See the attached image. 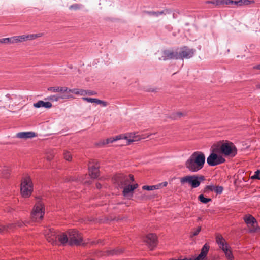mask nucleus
I'll list each match as a JSON object with an SVG mask.
<instances>
[{
  "label": "nucleus",
  "mask_w": 260,
  "mask_h": 260,
  "mask_svg": "<svg viewBox=\"0 0 260 260\" xmlns=\"http://www.w3.org/2000/svg\"><path fill=\"white\" fill-rule=\"evenodd\" d=\"M127 176L128 177L129 181H131V182H134L135 179H134V175H133L132 174H129Z\"/></svg>",
  "instance_id": "46"
},
{
  "label": "nucleus",
  "mask_w": 260,
  "mask_h": 260,
  "mask_svg": "<svg viewBox=\"0 0 260 260\" xmlns=\"http://www.w3.org/2000/svg\"><path fill=\"white\" fill-rule=\"evenodd\" d=\"M123 135H117L114 137H111L108 138L105 141H103L102 142L103 145H105L106 144L112 143L114 141H116L117 140H119L122 139Z\"/></svg>",
  "instance_id": "23"
},
{
  "label": "nucleus",
  "mask_w": 260,
  "mask_h": 260,
  "mask_svg": "<svg viewBox=\"0 0 260 260\" xmlns=\"http://www.w3.org/2000/svg\"><path fill=\"white\" fill-rule=\"evenodd\" d=\"M170 260H179V259H170Z\"/></svg>",
  "instance_id": "62"
},
{
  "label": "nucleus",
  "mask_w": 260,
  "mask_h": 260,
  "mask_svg": "<svg viewBox=\"0 0 260 260\" xmlns=\"http://www.w3.org/2000/svg\"><path fill=\"white\" fill-rule=\"evenodd\" d=\"M167 184H168V182L165 181V182H163L161 183H159L158 184L155 185V186L156 187V189H159L161 187H166L167 185Z\"/></svg>",
  "instance_id": "31"
},
{
  "label": "nucleus",
  "mask_w": 260,
  "mask_h": 260,
  "mask_svg": "<svg viewBox=\"0 0 260 260\" xmlns=\"http://www.w3.org/2000/svg\"><path fill=\"white\" fill-rule=\"evenodd\" d=\"M138 187V184L137 183L133 185H126L122 191V194L125 197H127L130 193L132 194L133 191Z\"/></svg>",
  "instance_id": "13"
},
{
  "label": "nucleus",
  "mask_w": 260,
  "mask_h": 260,
  "mask_svg": "<svg viewBox=\"0 0 260 260\" xmlns=\"http://www.w3.org/2000/svg\"><path fill=\"white\" fill-rule=\"evenodd\" d=\"M198 198V200L203 204H207L212 200L211 198L205 197L203 194H200Z\"/></svg>",
  "instance_id": "25"
},
{
  "label": "nucleus",
  "mask_w": 260,
  "mask_h": 260,
  "mask_svg": "<svg viewBox=\"0 0 260 260\" xmlns=\"http://www.w3.org/2000/svg\"><path fill=\"white\" fill-rule=\"evenodd\" d=\"M201 230V228L199 226L192 234L191 237L196 236L199 234Z\"/></svg>",
  "instance_id": "37"
},
{
  "label": "nucleus",
  "mask_w": 260,
  "mask_h": 260,
  "mask_svg": "<svg viewBox=\"0 0 260 260\" xmlns=\"http://www.w3.org/2000/svg\"><path fill=\"white\" fill-rule=\"evenodd\" d=\"M150 15L155 16L156 17H158L159 16L162 15L164 13L163 11H149L147 12Z\"/></svg>",
  "instance_id": "28"
},
{
  "label": "nucleus",
  "mask_w": 260,
  "mask_h": 260,
  "mask_svg": "<svg viewBox=\"0 0 260 260\" xmlns=\"http://www.w3.org/2000/svg\"><path fill=\"white\" fill-rule=\"evenodd\" d=\"M101 102H102V103H101V104H101V105H102L103 107H106V106H107V102H106L104 101H102V100H101Z\"/></svg>",
  "instance_id": "50"
},
{
  "label": "nucleus",
  "mask_w": 260,
  "mask_h": 260,
  "mask_svg": "<svg viewBox=\"0 0 260 260\" xmlns=\"http://www.w3.org/2000/svg\"><path fill=\"white\" fill-rule=\"evenodd\" d=\"M21 193L23 197H29L33 190V185L29 177H25L21 184Z\"/></svg>",
  "instance_id": "6"
},
{
  "label": "nucleus",
  "mask_w": 260,
  "mask_h": 260,
  "mask_svg": "<svg viewBox=\"0 0 260 260\" xmlns=\"http://www.w3.org/2000/svg\"><path fill=\"white\" fill-rule=\"evenodd\" d=\"M44 213L45 209L44 205L41 202H38L34 206L31 212L32 219L36 221H39L43 219Z\"/></svg>",
  "instance_id": "7"
},
{
  "label": "nucleus",
  "mask_w": 260,
  "mask_h": 260,
  "mask_svg": "<svg viewBox=\"0 0 260 260\" xmlns=\"http://www.w3.org/2000/svg\"><path fill=\"white\" fill-rule=\"evenodd\" d=\"M215 186L213 185H206L204 188V192H206L207 190L210 191H214Z\"/></svg>",
  "instance_id": "34"
},
{
  "label": "nucleus",
  "mask_w": 260,
  "mask_h": 260,
  "mask_svg": "<svg viewBox=\"0 0 260 260\" xmlns=\"http://www.w3.org/2000/svg\"><path fill=\"white\" fill-rule=\"evenodd\" d=\"M56 238L58 239V242L60 243V245L65 246L67 244L69 245L68 233L66 234L65 233H61L55 237V239ZM52 240H53L52 242L53 243H55L56 244H57V241L56 240H54L53 238H52Z\"/></svg>",
  "instance_id": "12"
},
{
  "label": "nucleus",
  "mask_w": 260,
  "mask_h": 260,
  "mask_svg": "<svg viewBox=\"0 0 260 260\" xmlns=\"http://www.w3.org/2000/svg\"><path fill=\"white\" fill-rule=\"evenodd\" d=\"M82 100L83 101L89 102L94 103L95 98H88V97H83Z\"/></svg>",
  "instance_id": "36"
},
{
  "label": "nucleus",
  "mask_w": 260,
  "mask_h": 260,
  "mask_svg": "<svg viewBox=\"0 0 260 260\" xmlns=\"http://www.w3.org/2000/svg\"><path fill=\"white\" fill-rule=\"evenodd\" d=\"M122 139H125L128 141L127 144H129L131 142L137 141L135 133H127L125 136L123 135Z\"/></svg>",
  "instance_id": "21"
},
{
  "label": "nucleus",
  "mask_w": 260,
  "mask_h": 260,
  "mask_svg": "<svg viewBox=\"0 0 260 260\" xmlns=\"http://www.w3.org/2000/svg\"><path fill=\"white\" fill-rule=\"evenodd\" d=\"M96 186L98 189H101L102 188V185L100 183H96Z\"/></svg>",
  "instance_id": "54"
},
{
  "label": "nucleus",
  "mask_w": 260,
  "mask_h": 260,
  "mask_svg": "<svg viewBox=\"0 0 260 260\" xmlns=\"http://www.w3.org/2000/svg\"><path fill=\"white\" fill-rule=\"evenodd\" d=\"M205 162V154L201 151H196L186 161L185 165L191 172H197L203 168Z\"/></svg>",
  "instance_id": "1"
},
{
  "label": "nucleus",
  "mask_w": 260,
  "mask_h": 260,
  "mask_svg": "<svg viewBox=\"0 0 260 260\" xmlns=\"http://www.w3.org/2000/svg\"><path fill=\"white\" fill-rule=\"evenodd\" d=\"M244 222L248 225L253 226L254 228V224H257L256 219L251 215L247 214L243 217Z\"/></svg>",
  "instance_id": "18"
},
{
  "label": "nucleus",
  "mask_w": 260,
  "mask_h": 260,
  "mask_svg": "<svg viewBox=\"0 0 260 260\" xmlns=\"http://www.w3.org/2000/svg\"><path fill=\"white\" fill-rule=\"evenodd\" d=\"M20 40H21V42H23L26 40H28V37L25 35H22L19 36Z\"/></svg>",
  "instance_id": "39"
},
{
  "label": "nucleus",
  "mask_w": 260,
  "mask_h": 260,
  "mask_svg": "<svg viewBox=\"0 0 260 260\" xmlns=\"http://www.w3.org/2000/svg\"><path fill=\"white\" fill-rule=\"evenodd\" d=\"M208 3L212 4H215L216 6L220 5V0H216L215 1H210V2H209Z\"/></svg>",
  "instance_id": "41"
},
{
  "label": "nucleus",
  "mask_w": 260,
  "mask_h": 260,
  "mask_svg": "<svg viewBox=\"0 0 260 260\" xmlns=\"http://www.w3.org/2000/svg\"><path fill=\"white\" fill-rule=\"evenodd\" d=\"M256 87L257 89H260V83L259 84H257L256 85Z\"/></svg>",
  "instance_id": "58"
},
{
  "label": "nucleus",
  "mask_w": 260,
  "mask_h": 260,
  "mask_svg": "<svg viewBox=\"0 0 260 260\" xmlns=\"http://www.w3.org/2000/svg\"><path fill=\"white\" fill-rule=\"evenodd\" d=\"M24 224V223L22 221H18L15 224H9L6 225H0V233H3L4 231H7L9 229H11L16 226H22Z\"/></svg>",
  "instance_id": "14"
},
{
  "label": "nucleus",
  "mask_w": 260,
  "mask_h": 260,
  "mask_svg": "<svg viewBox=\"0 0 260 260\" xmlns=\"http://www.w3.org/2000/svg\"><path fill=\"white\" fill-rule=\"evenodd\" d=\"M149 91H151V92H155V91H156V89H153L152 90H150Z\"/></svg>",
  "instance_id": "59"
},
{
  "label": "nucleus",
  "mask_w": 260,
  "mask_h": 260,
  "mask_svg": "<svg viewBox=\"0 0 260 260\" xmlns=\"http://www.w3.org/2000/svg\"><path fill=\"white\" fill-rule=\"evenodd\" d=\"M183 115V113L180 112H177L176 113L175 116H174V118L176 119L177 117H180Z\"/></svg>",
  "instance_id": "43"
},
{
  "label": "nucleus",
  "mask_w": 260,
  "mask_h": 260,
  "mask_svg": "<svg viewBox=\"0 0 260 260\" xmlns=\"http://www.w3.org/2000/svg\"><path fill=\"white\" fill-rule=\"evenodd\" d=\"M16 37V41L17 42H21V40H20L19 36H15Z\"/></svg>",
  "instance_id": "55"
},
{
  "label": "nucleus",
  "mask_w": 260,
  "mask_h": 260,
  "mask_svg": "<svg viewBox=\"0 0 260 260\" xmlns=\"http://www.w3.org/2000/svg\"><path fill=\"white\" fill-rule=\"evenodd\" d=\"M205 180L203 175H187L180 178V182L182 185L185 183H188L192 188L199 187L202 181Z\"/></svg>",
  "instance_id": "3"
},
{
  "label": "nucleus",
  "mask_w": 260,
  "mask_h": 260,
  "mask_svg": "<svg viewBox=\"0 0 260 260\" xmlns=\"http://www.w3.org/2000/svg\"><path fill=\"white\" fill-rule=\"evenodd\" d=\"M60 99H63V98L59 95H51L48 96L46 99L52 101L57 102Z\"/></svg>",
  "instance_id": "26"
},
{
  "label": "nucleus",
  "mask_w": 260,
  "mask_h": 260,
  "mask_svg": "<svg viewBox=\"0 0 260 260\" xmlns=\"http://www.w3.org/2000/svg\"><path fill=\"white\" fill-rule=\"evenodd\" d=\"M69 245L80 246L83 242V237L80 233L76 230H70L68 231Z\"/></svg>",
  "instance_id": "4"
},
{
  "label": "nucleus",
  "mask_w": 260,
  "mask_h": 260,
  "mask_svg": "<svg viewBox=\"0 0 260 260\" xmlns=\"http://www.w3.org/2000/svg\"><path fill=\"white\" fill-rule=\"evenodd\" d=\"M85 94H87V90L80 89L79 95H83Z\"/></svg>",
  "instance_id": "40"
},
{
  "label": "nucleus",
  "mask_w": 260,
  "mask_h": 260,
  "mask_svg": "<svg viewBox=\"0 0 260 260\" xmlns=\"http://www.w3.org/2000/svg\"><path fill=\"white\" fill-rule=\"evenodd\" d=\"M248 2H249V1H248V0H238V1H236V5L241 6L244 3V2L247 3Z\"/></svg>",
  "instance_id": "38"
},
{
  "label": "nucleus",
  "mask_w": 260,
  "mask_h": 260,
  "mask_svg": "<svg viewBox=\"0 0 260 260\" xmlns=\"http://www.w3.org/2000/svg\"><path fill=\"white\" fill-rule=\"evenodd\" d=\"M142 189L146 190H153L156 189V187L155 185H144L142 187Z\"/></svg>",
  "instance_id": "30"
},
{
  "label": "nucleus",
  "mask_w": 260,
  "mask_h": 260,
  "mask_svg": "<svg viewBox=\"0 0 260 260\" xmlns=\"http://www.w3.org/2000/svg\"><path fill=\"white\" fill-rule=\"evenodd\" d=\"M79 90H80V89H77V88H73L72 89H69L68 93L70 92V93H72L75 94H76V95H79Z\"/></svg>",
  "instance_id": "33"
},
{
  "label": "nucleus",
  "mask_w": 260,
  "mask_h": 260,
  "mask_svg": "<svg viewBox=\"0 0 260 260\" xmlns=\"http://www.w3.org/2000/svg\"><path fill=\"white\" fill-rule=\"evenodd\" d=\"M124 251V249L122 248H116L112 250L106 251V254L108 256L118 255L122 253Z\"/></svg>",
  "instance_id": "20"
},
{
  "label": "nucleus",
  "mask_w": 260,
  "mask_h": 260,
  "mask_svg": "<svg viewBox=\"0 0 260 260\" xmlns=\"http://www.w3.org/2000/svg\"><path fill=\"white\" fill-rule=\"evenodd\" d=\"M205 258V257H203V256L199 254L198 256H197L194 259H192V260H203Z\"/></svg>",
  "instance_id": "47"
},
{
  "label": "nucleus",
  "mask_w": 260,
  "mask_h": 260,
  "mask_svg": "<svg viewBox=\"0 0 260 260\" xmlns=\"http://www.w3.org/2000/svg\"><path fill=\"white\" fill-rule=\"evenodd\" d=\"M27 37H28V40H32L37 38L38 36L37 35H27Z\"/></svg>",
  "instance_id": "42"
},
{
  "label": "nucleus",
  "mask_w": 260,
  "mask_h": 260,
  "mask_svg": "<svg viewBox=\"0 0 260 260\" xmlns=\"http://www.w3.org/2000/svg\"><path fill=\"white\" fill-rule=\"evenodd\" d=\"M226 3H227V5H232V4H235L236 5V1L233 0H226Z\"/></svg>",
  "instance_id": "45"
},
{
  "label": "nucleus",
  "mask_w": 260,
  "mask_h": 260,
  "mask_svg": "<svg viewBox=\"0 0 260 260\" xmlns=\"http://www.w3.org/2000/svg\"><path fill=\"white\" fill-rule=\"evenodd\" d=\"M11 39H12V43L17 42V41H16L17 39H16V37L15 36L11 37Z\"/></svg>",
  "instance_id": "53"
},
{
  "label": "nucleus",
  "mask_w": 260,
  "mask_h": 260,
  "mask_svg": "<svg viewBox=\"0 0 260 260\" xmlns=\"http://www.w3.org/2000/svg\"><path fill=\"white\" fill-rule=\"evenodd\" d=\"M255 69L260 70V64L257 65L254 67Z\"/></svg>",
  "instance_id": "56"
},
{
  "label": "nucleus",
  "mask_w": 260,
  "mask_h": 260,
  "mask_svg": "<svg viewBox=\"0 0 260 260\" xmlns=\"http://www.w3.org/2000/svg\"><path fill=\"white\" fill-rule=\"evenodd\" d=\"M116 181L121 185H126L129 183L128 177L124 174H119L116 177Z\"/></svg>",
  "instance_id": "16"
},
{
  "label": "nucleus",
  "mask_w": 260,
  "mask_h": 260,
  "mask_svg": "<svg viewBox=\"0 0 260 260\" xmlns=\"http://www.w3.org/2000/svg\"><path fill=\"white\" fill-rule=\"evenodd\" d=\"M223 190V187L221 186H215L214 191L217 194H220Z\"/></svg>",
  "instance_id": "27"
},
{
  "label": "nucleus",
  "mask_w": 260,
  "mask_h": 260,
  "mask_svg": "<svg viewBox=\"0 0 260 260\" xmlns=\"http://www.w3.org/2000/svg\"><path fill=\"white\" fill-rule=\"evenodd\" d=\"M226 0H220V4L221 5H227V3H226Z\"/></svg>",
  "instance_id": "51"
},
{
  "label": "nucleus",
  "mask_w": 260,
  "mask_h": 260,
  "mask_svg": "<svg viewBox=\"0 0 260 260\" xmlns=\"http://www.w3.org/2000/svg\"><path fill=\"white\" fill-rule=\"evenodd\" d=\"M89 173L91 178L94 179L97 178L99 174V167L92 166L89 167Z\"/></svg>",
  "instance_id": "19"
},
{
  "label": "nucleus",
  "mask_w": 260,
  "mask_h": 260,
  "mask_svg": "<svg viewBox=\"0 0 260 260\" xmlns=\"http://www.w3.org/2000/svg\"><path fill=\"white\" fill-rule=\"evenodd\" d=\"M2 43L3 44H8L12 43V39L11 38H6L2 39Z\"/></svg>",
  "instance_id": "35"
},
{
  "label": "nucleus",
  "mask_w": 260,
  "mask_h": 260,
  "mask_svg": "<svg viewBox=\"0 0 260 260\" xmlns=\"http://www.w3.org/2000/svg\"><path fill=\"white\" fill-rule=\"evenodd\" d=\"M217 243L224 252L226 257L229 260H233L234 256L232 251L230 250V247L228 243L225 242V240L222 236L218 237L216 239Z\"/></svg>",
  "instance_id": "8"
},
{
  "label": "nucleus",
  "mask_w": 260,
  "mask_h": 260,
  "mask_svg": "<svg viewBox=\"0 0 260 260\" xmlns=\"http://www.w3.org/2000/svg\"><path fill=\"white\" fill-rule=\"evenodd\" d=\"M258 230H260V226L251 229L249 230V232L250 233H255V232H257Z\"/></svg>",
  "instance_id": "44"
},
{
  "label": "nucleus",
  "mask_w": 260,
  "mask_h": 260,
  "mask_svg": "<svg viewBox=\"0 0 260 260\" xmlns=\"http://www.w3.org/2000/svg\"><path fill=\"white\" fill-rule=\"evenodd\" d=\"M251 179H258L260 180V170H257L255 172L254 174L251 177Z\"/></svg>",
  "instance_id": "29"
},
{
  "label": "nucleus",
  "mask_w": 260,
  "mask_h": 260,
  "mask_svg": "<svg viewBox=\"0 0 260 260\" xmlns=\"http://www.w3.org/2000/svg\"><path fill=\"white\" fill-rule=\"evenodd\" d=\"M194 50L189 49L184 46L180 50L177 49L178 59H189L192 57L194 54Z\"/></svg>",
  "instance_id": "9"
},
{
  "label": "nucleus",
  "mask_w": 260,
  "mask_h": 260,
  "mask_svg": "<svg viewBox=\"0 0 260 260\" xmlns=\"http://www.w3.org/2000/svg\"><path fill=\"white\" fill-rule=\"evenodd\" d=\"M64 157L68 161L72 160V156L69 152L67 151L64 153Z\"/></svg>",
  "instance_id": "32"
},
{
  "label": "nucleus",
  "mask_w": 260,
  "mask_h": 260,
  "mask_svg": "<svg viewBox=\"0 0 260 260\" xmlns=\"http://www.w3.org/2000/svg\"><path fill=\"white\" fill-rule=\"evenodd\" d=\"M78 8V7L77 4L72 5L70 6V9H77Z\"/></svg>",
  "instance_id": "49"
},
{
  "label": "nucleus",
  "mask_w": 260,
  "mask_h": 260,
  "mask_svg": "<svg viewBox=\"0 0 260 260\" xmlns=\"http://www.w3.org/2000/svg\"><path fill=\"white\" fill-rule=\"evenodd\" d=\"M179 260H192V258H184L183 259H179Z\"/></svg>",
  "instance_id": "57"
},
{
  "label": "nucleus",
  "mask_w": 260,
  "mask_h": 260,
  "mask_svg": "<svg viewBox=\"0 0 260 260\" xmlns=\"http://www.w3.org/2000/svg\"><path fill=\"white\" fill-rule=\"evenodd\" d=\"M2 43V39H0V44Z\"/></svg>",
  "instance_id": "61"
},
{
  "label": "nucleus",
  "mask_w": 260,
  "mask_h": 260,
  "mask_svg": "<svg viewBox=\"0 0 260 260\" xmlns=\"http://www.w3.org/2000/svg\"><path fill=\"white\" fill-rule=\"evenodd\" d=\"M36 136V134L34 132H22L16 134V137L21 139L32 138Z\"/></svg>",
  "instance_id": "15"
},
{
  "label": "nucleus",
  "mask_w": 260,
  "mask_h": 260,
  "mask_svg": "<svg viewBox=\"0 0 260 260\" xmlns=\"http://www.w3.org/2000/svg\"><path fill=\"white\" fill-rule=\"evenodd\" d=\"M69 88L66 87H51L48 88V90L54 92H67L68 91Z\"/></svg>",
  "instance_id": "22"
},
{
  "label": "nucleus",
  "mask_w": 260,
  "mask_h": 260,
  "mask_svg": "<svg viewBox=\"0 0 260 260\" xmlns=\"http://www.w3.org/2000/svg\"><path fill=\"white\" fill-rule=\"evenodd\" d=\"M215 151L231 157H235L237 154L236 147L231 142H226L222 143L220 146H216L215 147Z\"/></svg>",
  "instance_id": "2"
},
{
  "label": "nucleus",
  "mask_w": 260,
  "mask_h": 260,
  "mask_svg": "<svg viewBox=\"0 0 260 260\" xmlns=\"http://www.w3.org/2000/svg\"><path fill=\"white\" fill-rule=\"evenodd\" d=\"M209 249V246L207 244H205L201 250V252L199 254L203 257L206 258Z\"/></svg>",
  "instance_id": "24"
},
{
  "label": "nucleus",
  "mask_w": 260,
  "mask_h": 260,
  "mask_svg": "<svg viewBox=\"0 0 260 260\" xmlns=\"http://www.w3.org/2000/svg\"><path fill=\"white\" fill-rule=\"evenodd\" d=\"M144 241L151 250H153L157 245V236L154 234H148L145 238Z\"/></svg>",
  "instance_id": "11"
},
{
  "label": "nucleus",
  "mask_w": 260,
  "mask_h": 260,
  "mask_svg": "<svg viewBox=\"0 0 260 260\" xmlns=\"http://www.w3.org/2000/svg\"><path fill=\"white\" fill-rule=\"evenodd\" d=\"M94 103H96L98 104H100L102 102L101 100L95 98Z\"/></svg>",
  "instance_id": "52"
},
{
  "label": "nucleus",
  "mask_w": 260,
  "mask_h": 260,
  "mask_svg": "<svg viewBox=\"0 0 260 260\" xmlns=\"http://www.w3.org/2000/svg\"><path fill=\"white\" fill-rule=\"evenodd\" d=\"M217 153L215 151V147L212 149L211 153L207 158V162L209 166L214 167L225 161V159Z\"/></svg>",
  "instance_id": "5"
},
{
  "label": "nucleus",
  "mask_w": 260,
  "mask_h": 260,
  "mask_svg": "<svg viewBox=\"0 0 260 260\" xmlns=\"http://www.w3.org/2000/svg\"><path fill=\"white\" fill-rule=\"evenodd\" d=\"M33 106L36 108L44 107L46 109H49L52 107V105L50 102H44L43 101L40 100L37 103H34Z\"/></svg>",
  "instance_id": "17"
},
{
  "label": "nucleus",
  "mask_w": 260,
  "mask_h": 260,
  "mask_svg": "<svg viewBox=\"0 0 260 260\" xmlns=\"http://www.w3.org/2000/svg\"><path fill=\"white\" fill-rule=\"evenodd\" d=\"M201 219H202V218H201V217H199L198 218V221H200Z\"/></svg>",
  "instance_id": "60"
},
{
  "label": "nucleus",
  "mask_w": 260,
  "mask_h": 260,
  "mask_svg": "<svg viewBox=\"0 0 260 260\" xmlns=\"http://www.w3.org/2000/svg\"><path fill=\"white\" fill-rule=\"evenodd\" d=\"M96 94V92L91 90H87V94L89 95H94Z\"/></svg>",
  "instance_id": "48"
},
{
  "label": "nucleus",
  "mask_w": 260,
  "mask_h": 260,
  "mask_svg": "<svg viewBox=\"0 0 260 260\" xmlns=\"http://www.w3.org/2000/svg\"><path fill=\"white\" fill-rule=\"evenodd\" d=\"M162 58L163 60L170 59L178 60L177 49H167L162 52Z\"/></svg>",
  "instance_id": "10"
}]
</instances>
